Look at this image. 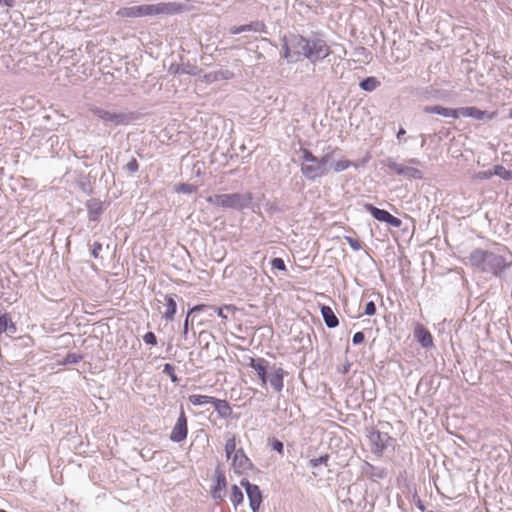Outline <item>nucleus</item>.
<instances>
[{
	"label": "nucleus",
	"instance_id": "1",
	"mask_svg": "<svg viewBox=\"0 0 512 512\" xmlns=\"http://www.w3.org/2000/svg\"><path fill=\"white\" fill-rule=\"evenodd\" d=\"M281 42V57L286 59L288 63L306 59L315 64L331 54L327 42L318 35L307 38L300 34L290 33L284 35Z\"/></svg>",
	"mask_w": 512,
	"mask_h": 512
},
{
	"label": "nucleus",
	"instance_id": "2",
	"mask_svg": "<svg viewBox=\"0 0 512 512\" xmlns=\"http://www.w3.org/2000/svg\"><path fill=\"white\" fill-rule=\"evenodd\" d=\"M469 261L479 271L502 278L512 266V253L506 248L499 249L497 252L475 249L470 253Z\"/></svg>",
	"mask_w": 512,
	"mask_h": 512
},
{
	"label": "nucleus",
	"instance_id": "3",
	"mask_svg": "<svg viewBox=\"0 0 512 512\" xmlns=\"http://www.w3.org/2000/svg\"><path fill=\"white\" fill-rule=\"evenodd\" d=\"M181 11V5L175 2H160L120 8L116 15L123 18H141L146 16L174 15Z\"/></svg>",
	"mask_w": 512,
	"mask_h": 512
},
{
	"label": "nucleus",
	"instance_id": "4",
	"mask_svg": "<svg viewBox=\"0 0 512 512\" xmlns=\"http://www.w3.org/2000/svg\"><path fill=\"white\" fill-rule=\"evenodd\" d=\"M88 110L106 126H127L140 118L134 111H112L97 105H90Z\"/></svg>",
	"mask_w": 512,
	"mask_h": 512
},
{
	"label": "nucleus",
	"instance_id": "5",
	"mask_svg": "<svg viewBox=\"0 0 512 512\" xmlns=\"http://www.w3.org/2000/svg\"><path fill=\"white\" fill-rule=\"evenodd\" d=\"M370 451L373 455L380 458L388 448H394L395 439L386 432H381L374 427L365 429Z\"/></svg>",
	"mask_w": 512,
	"mask_h": 512
},
{
	"label": "nucleus",
	"instance_id": "6",
	"mask_svg": "<svg viewBox=\"0 0 512 512\" xmlns=\"http://www.w3.org/2000/svg\"><path fill=\"white\" fill-rule=\"evenodd\" d=\"M302 153V164H301V173L308 181H315L317 178H320L327 173L323 168V163L321 164L310 150L306 148L301 149Z\"/></svg>",
	"mask_w": 512,
	"mask_h": 512
},
{
	"label": "nucleus",
	"instance_id": "7",
	"mask_svg": "<svg viewBox=\"0 0 512 512\" xmlns=\"http://www.w3.org/2000/svg\"><path fill=\"white\" fill-rule=\"evenodd\" d=\"M410 95L418 102L444 101L448 98L446 90L434 85L411 87Z\"/></svg>",
	"mask_w": 512,
	"mask_h": 512
},
{
	"label": "nucleus",
	"instance_id": "8",
	"mask_svg": "<svg viewBox=\"0 0 512 512\" xmlns=\"http://www.w3.org/2000/svg\"><path fill=\"white\" fill-rule=\"evenodd\" d=\"M226 208H231L237 211L245 209L255 211L252 193L244 192L226 194Z\"/></svg>",
	"mask_w": 512,
	"mask_h": 512
},
{
	"label": "nucleus",
	"instance_id": "9",
	"mask_svg": "<svg viewBox=\"0 0 512 512\" xmlns=\"http://www.w3.org/2000/svg\"><path fill=\"white\" fill-rule=\"evenodd\" d=\"M189 401L194 406L210 404L214 408V412H216L218 417H224V400L208 395L193 394L189 396Z\"/></svg>",
	"mask_w": 512,
	"mask_h": 512
},
{
	"label": "nucleus",
	"instance_id": "10",
	"mask_svg": "<svg viewBox=\"0 0 512 512\" xmlns=\"http://www.w3.org/2000/svg\"><path fill=\"white\" fill-rule=\"evenodd\" d=\"M240 484L245 488L249 506L252 512H257L262 503V493L258 485L250 483L247 479H242Z\"/></svg>",
	"mask_w": 512,
	"mask_h": 512
},
{
	"label": "nucleus",
	"instance_id": "11",
	"mask_svg": "<svg viewBox=\"0 0 512 512\" xmlns=\"http://www.w3.org/2000/svg\"><path fill=\"white\" fill-rule=\"evenodd\" d=\"M247 365L255 371L260 380L261 386L266 387L271 369L268 360L264 358L250 357Z\"/></svg>",
	"mask_w": 512,
	"mask_h": 512
},
{
	"label": "nucleus",
	"instance_id": "12",
	"mask_svg": "<svg viewBox=\"0 0 512 512\" xmlns=\"http://www.w3.org/2000/svg\"><path fill=\"white\" fill-rule=\"evenodd\" d=\"M387 167L390 170H393L396 174L400 176H405L409 179H423L424 174L421 170L415 167L405 166L403 164H399L394 159L389 158L387 160Z\"/></svg>",
	"mask_w": 512,
	"mask_h": 512
},
{
	"label": "nucleus",
	"instance_id": "13",
	"mask_svg": "<svg viewBox=\"0 0 512 512\" xmlns=\"http://www.w3.org/2000/svg\"><path fill=\"white\" fill-rule=\"evenodd\" d=\"M470 117L478 121H490L496 118L497 112L481 110L476 106L459 107V117Z\"/></svg>",
	"mask_w": 512,
	"mask_h": 512
},
{
	"label": "nucleus",
	"instance_id": "14",
	"mask_svg": "<svg viewBox=\"0 0 512 512\" xmlns=\"http://www.w3.org/2000/svg\"><path fill=\"white\" fill-rule=\"evenodd\" d=\"M360 472L374 482L383 480L388 476V470L385 467L375 466L366 460L362 462Z\"/></svg>",
	"mask_w": 512,
	"mask_h": 512
},
{
	"label": "nucleus",
	"instance_id": "15",
	"mask_svg": "<svg viewBox=\"0 0 512 512\" xmlns=\"http://www.w3.org/2000/svg\"><path fill=\"white\" fill-rule=\"evenodd\" d=\"M188 433L187 418L185 412L181 410L180 415L176 421L175 426L170 434V440L176 443L182 442L186 439Z\"/></svg>",
	"mask_w": 512,
	"mask_h": 512
},
{
	"label": "nucleus",
	"instance_id": "16",
	"mask_svg": "<svg viewBox=\"0 0 512 512\" xmlns=\"http://www.w3.org/2000/svg\"><path fill=\"white\" fill-rule=\"evenodd\" d=\"M88 219L93 222H99L101 215L105 211V203L99 199L91 198L85 203Z\"/></svg>",
	"mask_w": 512,
	"mask_h": 512
},
{
	"label": "nucleus",
	"instance_id": "17",
	"mask_svg": "<svg viewBox=\"0 0 512 512\" xmlns=\"http://www.w3.org/2000/svg\"><path fill=\"white\" fill-rule=\"evenodd\" d=\"M425 114H436L446 118H459V108H449L441 105H426L422 108Z\"/></svg>",
	"mask_w": 512,
	"mask_h": 512
},
{
	"label": "nucleus",
	"instance_id": "18",
	"mask_svg": "<svg viewBox=\"0 0 512 512\" xmlns=\"http://www.w3.org/2000/svg\"><path fill=\"white\" fill-rule=\"evenodd\" d=\"M229 32L233 35L240 34L243 32L268 34L267 26L263 21H252L249 24L234 26L229 29Z\"/></svg>",
	"mask_w": 512,
	"mask_h": 512
},
{
	"label": "nucleus",
	"instance_id": "19",
	"mask_svg": "<svg viewBox=\"0 0 512 512\" xmlns=\"http://www.w3.org/2000/svg\"><path fill=\"white\" fill-rule=\"evenodd\" d=\"M414 337L424 349H429L434 346L433 336L430 331L422 324H417L414 329Z\"/></svg>",
	"mask_w": 512,
	"mask_h": 512
},
{
	"label": "nucleus",
	"instance_id": "20",
	"mask_svg": "<svg viewBox=\"0 0 512 512\" xmlns=\"http://www.w3.org/2000/svg\"><path fill=\"white\" fill-rule=\"evenodd\" d=\"M17 332V326L13 322L11 315L0 306V336L6 334L12 336Z\"/></svg>",
	"mask_w": 512,
	"mask_h": 512
},
{
	"label": "nucleus",
	"instance_id": "21",
	"mask_svg": "<svg viewBox=\"0 0 512 512\" xmlns=\"http://www.w3.org/2000/svg\"><path fill=\"white\" fill-rule=\"evenodd\" d=\"M252 463L246 456L243 449H238L233 455L232 467L237 474H241L251 467Z\"/></svg>",
	"mask_w": 512,
	"mask_h": 512
},
{
	"label": "nucleus",
	"instance_id": "22",
	"mask_svg": "<svg viewBox=\"0 0 512 512\" xmlns=\"http://www.w3.org/2000/svg\"><path fill=\"white\" fill-rule=\"evenodd\" d=\"M286 372L275 365L270 369L268 383L275 392H281L284 387V376Z\"/></svg>",
	"mask_w": 512,
	"mask_h": 512
},
{
	"label": "nucleus",
	"instance_id": "23",
	"mask_svg": "<svg viewBox=\"0 0 512 512\" xmlns=\"http://www.w3.org/2000/svg\"><path fill=\"white\" fill-rule=\"evenodd\" d=\"M224 489V472L221 464H218L215 469V484L211 488L213 499L222 501V490Z\"/></svg>",
	"mask_w": 512,
	"mask_h": 512
},
{
	"label": "nucleus",
	"instance_id": "24",
	"mask_svg": "<svg viewBox=\"0 0 512 512\" xmlns=\"http://www.w3.org/2000/svg\"><path fill=\"white\" fill-rule=\"evenodd\" d=\"M320 313L323 318L325 325L330 328H336L339 325L338 317L335 315L334 311L330 306L321 305Z\"/></svg>",
	"mask_w": 512,
	"mask_h": 512
},
{
	"label": "nucleus",
	"instance_id": "25",
	"mask_svg": "<svg viewBox=\"0 0 512 512\" xmlns=\"http://www.w3.org/2000/svg\"><path fill=\"white\" fill-rule=\"evenodd\" d=\"M177 298L178 296L176 294L164 295V299L166 301V311L163 313L162 317L167 321H172L175 317L177 311Z\"/></svg>",
	"mask_w": 512,
	"mask_h": 512
},
{
	"label": "nucleus",
	"instance_id": "26",
	"mask_svg": "<svg viewBox=\"0 0 512 512\" xmlns=\"http://www.w3.org/2000/svg\"><path fill=\"white\" fill-rule=\"evenodd\" d=\"M364 209L377 221L385 223L390 213L387 210L380 209L373 204L366 203Z\"/></svg>",
	"mask_w": 512,
	"mask_h": 512
},
{
	"label": "nucleus",
	"instance_id": "27",
	"mask_svg": "<svg viewBox=\"0 0 512 512\" xmlns=\"http://www.w3.org/2000/svg\"><path fill=\"white\" fill-rule=\"evenodd\" d=\"M381 85V82L374 76H369L360 81L359 87L365 92H373Z\"/></svg>",
	"mask_w": 512,
	"mask_h": 512
},
{
	"label": "nucleus",
	"instance_id": "28",
	"mask_svg": "<svg viewBox=\"0 0 512 512\" xmlns=\"http://www.w3.org/2000/svg\"><path fill=\"white\" fill-rule=\"evenodd\" d=\"M213 310L221 318H224V306L214 307L209 305H197L190 310V313L195 311H209Z\"/></svg>",
	"mask_w": 512,
	"mask_h": 512
},
{
	"label": "nucleus",
	"instance_id": "29",
	"mask_svg": "<svg viewBox=\"0 0 512 512\" xmlns=\"http://www.w3.org/2000/svg\"><path fill=\"white\" fill-rule=\"evenodd\" d=\"M230 500L234 504V506H237L238 504L242 503L244 500L243 492L237 485L232 486Z\"/></svg>",
	"mask_w": 512,
	"mask_h": 512
},
{
	"label": "nucleus",
	"instance_id": "30",
	"mask_svg": "<svg viewBox=\"0 0 512 512\" xmlns=\"http://www.w3.org/2000/svg\"><path fill=\"white\" fill-rule=\"evenodd\" d=\"M329 454L321 455L317 458H312L308 462V467L310 468H317L320 465H327V462L329 461Z\"/></svg>",
	"mask_w": 512,
	"mask_h": 512
},
{
	"label": "nucleus",
	"instance_id": "31",
	"mask_svg": "<svg viewBox=\"0 0 512 512\" xmlns=\"http://www.w3.org/2000/svg\"><path fill=\"white\" fill-rule=\"evenodd\" d=\"M236 451L237 449L235 438H229L226 436V461H228L231 458V456L235 454Z\"/></svg>",
	"mask_w": 512,
	"mask_h": 512
},
{
	"label": "nucleus",
	"instance_id": "32",
	"mask_svg": "<svg viewBox=\"0 0 512 512\" xmlns=\"http://www.w3.org/2000/svg\"><path fill=\"white\" fill-rule=\"evenodd\" d=\"M197 191V186L189 183H181L176 187V192L183 194H192Z\"/></svg>",
	"mask_w": 512,
	"mask_h": 512
},
{
	"label": "nucleus",
	"instance_id": "33",
	"mask_svg": "<svg viewBox=\"0 0 512 512\" xmlns=\"http://www.w3.org/2000/svg\"><path fill=\"white\" fill-rule=\"evenodd\" d=\"M163 373L168 375L170 377V380L173 383L176 384V383L179 382V378L175 374V367L172 364H170V363L164 364V366H163Z\"/></svg>",
	"mask_w": 512,
	"mask_h": 512
},
{
	"label": "nucleus",
	"instance_id": "34",
	"mask_svg": "<svg viewBox=\"0 0 512 512\" xmlns=\"http://www.w3.org/2000/svg\"><path fill=\"white\" fill-rule=\"evenodd\" d=\"M353 163L349 160H339L332 164L333 170L337 173L342 172L352 166Z\"/></svg>",
	"mask_w": 512,
	"mask_h": 512
},
{
	"label": "nucleus",
	"instance_id": "35",
	"mask_svg": "<svg viewBox=\"0 0 512 512\" xmlns=\"http://www.w3.org/2000/svg\"><path fill=\"white\" fill-rule=\"evenodd\" d=\"M83 359V356L79 353L69 352L66 354L63 363L64 364H76Z\"/></svg>",
	"mask_w": 512,
	"mask_h": 512
},
{
	"label": "nucleus",
	"instance_id": "36",
	"mask_svg": "<svg viewBox=\"0 0 512 512\" xmlns=\"http://www.w3.org/2000/svg\"><path fill=\"white\" fill-rule=\"evenodd\" d=\"M493 173L503 180H509V170H507L503 165H495L493 167Z\"/></svg>",
	"mask_w": 512,
	"mask_h": 512
},
{
	"label": "nucleus",
	"instance_id": "37",
	"mask_svg": "<svg viewBox=\"0 0 512 512\" xmlns=\"http://www.w3.org/2000/svg\"><path fill=\"white\" fill-rule=\"evenodd\" d=\"M269 446L272 450L278 452L279 454L283 455L284 453V444L282 441H280L277 438H271L269 439Z\"/></svg>",
	"mask_w": 512,
	"mask_h": 512
},
{
	"label": "nucleus",
	"instance_id": "38",
	"mask_svg": "<svg viewBox=\"0 0 512 512\" xmlns=\"http://www.w3.org/2000/svg\"><path fill=\"white\" fill-rule=\"evenodd\" d=\"M16 6V0H0V13H8Z\"/></svg>",
	"mask_w": 512,
	"mask_h": 512
},
{
	"label": "nucleus",
	"instance_id": "39",
	"mask_svg": "<svg viewBox=\"0 0 512 512\" xmlns=\"http://www.w3.org/2000/svg\"><path fill=\"white\" fill-rule=\"evenodd\" d=\"M333 153H334V150H331V151L326 152L322 157H320V158L318 157V160L320 161V163L321 164L323 163V168L326 173L328 171L327 166L333 159Z\"/></svg>",
	"mask_w": 512,
	"mask_h": 512
},
{
	"label": "nucleus",
	"instance_id": "40",
	"mask_svg": "<svg viewBox=\"0 0 512 512\" xmlns=\"http://www.w3.org/2000/svg\"><path fill=\"white\" fill-rule=\"evenodd\" d=\"M271 267L279 271H286V265L282 258L275 257L271 260Z\"/></svg>",
	"mask_w": 512,
	"mask_h": 512
},
{
	"label": "nucleus",
	"instance_id": "41",
	"mask_svg": "<svg viewBox=\"0 0 512 512\" xmlns=\"http://www.w3.org/2000/svg\"><path fill=\"white\" fill-rule=\"evenodd\" d=\"M344 239L346 240V242L349 244V246L351 247V249H353L354 251H358L362 248L361 246V243L359 240L351 237V236H345Z\"/></svg>",
	"mask_w": 512,
	"mask_h": 512
},
{
	"label": "nucleus",
	"instance_id": "42",
	"mask_svg": "<svg viewBox=\"0 0 512 512\" xmlns=\"http://www.w3.org/2000/svg\"><path fill=\"white\" fill-rule=\"evenodd\" d=\"M143 341L147 345L155 346L157 344V337L153 332L149 331L143 336Z\"/></svg>",
	"mask_w": 512,
	"mask_h": 512
},
{
	"label": "nucleus",
	"instance_id": "43",
	"mask_svg": "<svg viewBox=\"0 0 512 512\" xmlns=\"http://www.w3.org/2000/svg\"><path fill=\"white\" fill-rule=\"evenodd\" d=\"M102 250V244L98 241H95L91 245L90 254L93 258L97 259L99 258V253Z\"/></svg>",
	"mask_w": 512,
	"mask_h": 512
},
{
	"label": "nucleus",
	"instance_id": "44",
	"mask_svg": "<svg viewBox=\"0 0 512 512\" xmlns=\"http://www.w3.org/2000/svg\"><path fill=\"white\" fill-rule=\"evenodd\" d=\"M385 223L394 228H400L402 225V220L390 214L389 217H387Z\"/></svg>",
	"mask_w": 512,
	"mask_h": 512
},
{
	"label": "nucleus",
	"instance_id": "45",
	"mask_svg": "<svg viewBox=\"0 0 512 512\" xmlns=\"http://www.w3.org/2000/svg\"><path fill=\"white\" fill-rule=\"evenodd\" d=\"M385 223L394 228H400L402 225V220L390 214L389 217H387Z\"/></svg>",
	"mask_w": 512,
	"mask_h": 512
},
{
	"label": "nucleus",
	"instance_id": "46",
	"mask_svg": "<svg viewBox=\"0 0 512 512\" xmlns=\"http://www.w3.org/2000/svg\"><path fill=\"white\" fill-rule=\"evenodd\" d=\"M126 170L130 173L134 174L139 170V163L135 158H132L127 164H126Z\"/></svg>",
	"mask_w": 512,
	"mask_h": 512
},
{
	"label": "nucleus",
	"instance_id": "47",
	"mask_svg": "<svg viewBox=\"0 0 512 512\" xmlns=\"http://www.w3.org/2000/svg\"><path fill=\"white\" fill-rule=\"evenodd\" d=\"M376 313V305L373 301H369L365 305L364 314L367 316H372Z\"/></svg>",
	"mask_w": 512,
	"mask_h": 512
},
{
	"label": "nucleus",
	"instance_id": "48",
	"mask_svg": "<svg viewBox=\"0 0 512 512\" xmlns=\"http://www.w3.org/2000/svg\"><path fill=\"white\" fill-rule=\"evenodd\" d=\"M365 340V335L362 331H358L356 333H354L353 337H352V343L354 345H359L361 343H363Z\"/></svg>",
	"mask_w": 512,
	"mask_h": 512
},
{
	"label": "nucleus",
	"instance_id": "49",
	"mask_svg": "<svg viewBox=\"0 0 512 512\" xmlns=\"http://www.w3.org/2000/svg\"><path fill=\"white\" fill-rule=\"evenodd\" d=\"M209 201L215 203L218 206L224 207V195L210 196Z\"/></svg>",
	"mask_w": 512,
	"mask_h": 512
},
{
	"label": "nucleus",
	"instance_id": "50",
	"mask_svg": "<svg viewBox=\"0 0 512 512\" xmlns=\"http://www.w3.org/2000/svg\"><path fill=\"white\" fill-rule=\"evenodd\" d=\"M81 190H82L84 193L88 194V195H90V194H92V193H93V189H92V187H91V186H90V184H89V183H87V182H83V183H81Z\"/></svg>",
	"mask_w": 512,
	"mask_h": 512
},
{
	"label": "nucleus",
	"instance_id": "51",
	"mask_svg": "<svg viewBox=\"0 0 512 512\" xmlns=\"http://www.w3.org/2000/svg\"><path fill=\"white\" fill-rule=\"evenodd\" d=\"M218 75L223 77V73L222 72H218V73H209V74L205 75V78H206V80L208 82H210V81L217 80L218 79Z\"/></svg>",
	"mask_w": 512,
	"mask_h": 512
},
{
	"label": "nucleus",
	"instance_id": "52",
	"mask_svg": "<svg viewBox=\"0 0 512 512\" xmlns=\"http://www.w3.org/2000/svg\"><path fill=\"white\" fill-rule=\"evenodd\" d=\"M493 175H494V173H493V169H492V170H488V171L480 172V173H479V178H481V179H489V178H491Z\"/></svg>",
	"mask_w": 512,
	"mask_h": 512
},
{
	"label": "nucleus",
	"instance_id": "53",
	"mask_svg": "<svg viewBox=\"0 0 512 512\" xmlns=\"http://www.w3.org/2000/svg\"><path fill=\"white\" fill-rule=\"evenodd\" d=\"M406 134V130L403 128V127H400L397 134H396V137L397 139L399 140V142L401 141L402 137Z\"/></svg>",
	"mask_w": 512,
	"mask_h": 512
},
{
	"label": "nucleus",
	"instance_id": "54",
	"mask_svg": "<svg viewBox=\"0 0 512 512\" xmlns=\"http://www.w3.org/2000/svg\"><path fill=\"white\" fill-rule=\"evenodd\" d=\"M190 314H191V313L189 312V313H188V315H187V317H186V319H185V322H184V327H183V334H184V335H186V334H187V332H188V318H189V315H190Z\"/></svg>",
	"mask_w": 512,
	"mask_h": 512
},
{
	"label": "nucleus",
	"instance_id": "55",
	"mask_svg": "<svg viewBox=\"0 0 512 512\" xmlns=\"http://www.w3.org/2000/svg\"><path fill=\"white\" fill-rule=\"evenodd\" d=\"M416 506L421 511H425V509H426L425 505L423 504V502L420 499L417 501Z\"/></svg>",
	"mask_w": 512,
	"mask_h": 512
},
{
	"label": "nucleus",
	"instance_id": "56",
	"mask_svg": "<svg viewBox=\"0 0 512 512\" xmlns=\"http://www.w3.org/2000/svg\"><path fill=\"white\" fill-rule=\"evenodd\" d=\"M408 162L413 165H421V161L418 158H411Z\"/></svg>",
	"mask_w": 512,
	"mask_h": 512
},
{
	"label": "nucleus",
	"instance_id": "57",
	"mask_svg": "<svg viewBox=\"0 0 512 512\" xmlns=\"http://www.w3.org/2000/svg\"><path fill=\"white\" fill-rule=\"evenodd\" d=\"M420 137H421V147H424L426 144V135L421 134Z\"/></svg>",
	"mask_w": 512,
	"mask_h": 512
},
{
	"label": "nucleus",
	"instance_id": "58",
	"mask_svg": "<svg viewBox=\"0 0 512 512\" xmlns=\"http://www.w3.org/2000/svg\"><path fill=\"white\" fill-rule=\"evenodd\" d=\"M225 309H226V311H230V310L234 309V306L226 304Z\"/></svg>",
	"mask_w": 512,
	"mask_h": 512
},
{
	"label": "nucleus",
	"instance_id": "59",
	"mask_svg": "<svg viewBox=\"0 0 512 512\" xmlns=\"http://www.w3.org/2000/svg\"><path fill=\"white\" fill-rule=\"evenodd\" d=\"M218 508L220 512H224V506L221 503H218Z\"/></svg>",
	"mask_w": 512,
	"mask_h": 512
},
{
	"label": "nucleus",
	"instance_id": "60",
	"mask_svg": "<svg viewBox=\"0 0 512 512\" xmlns=\"http://www.w3.org/2000/svg\"><path fill=\"white\" fill-rule=\"evenodd\" d=\"M209 316H213L215 313L213 310L205 311Z\"/></svg>",
	"mask_w": 512,
	"mask_h": 512
},
{
	"label": "nucleus",
	"instance_id": "61",
	"mask_svg": "<svg viewBox=\"0 0 512 512\" xmlns=\"http://www.w3.org/2000/svg\"><path fill=\"white\" fill-rule=\"evenodd\" d=\"M225 408H226V411L227 410H231V408H230V406H229V404L227 402H226Z\"/></svg>",
	"mask_w": 512,
	"mask_h": 512
},
{
	"label": "nucleus",
	"instance_id": "62",
	"mask_svg": "<svg viewBox=\"0 0 512 512\" xmlns=\"http://www.w3.org/2000/svg\"><path fill=\"white\" fill-rule=\"evenodd\" d=\"M509 180H512V170H509Z\"/></svg>",
	"mask_w": 512,
	"mask_h": 512
},
{
	"label": "nucleus",
	"instance_id": "63",
	"mask_svg": "<svg viewBox=\"0 0 512 512\" xmlns=\"http://www.w3.org/2000/svg\"><path fill=\"white\" fill-rule=\"evenodd\" d=\"M234 172H235V170H230L229 174H233Z\"/></svg>",
	"mask_w": 512,
	"mask_h": 512
},
{
	"label": "nucleus",
	"instance_id": "64",
	"mask_svg": "<svg viewBox=\"0 0 512 512\" xmlns=\"http://www.w3.org/2000/svg\"><path fill=\"white\" fill-rule=\"evenodd\" d=\"M0 512H8V511H6V510H4V509H0Z\"/></svg>",
	"mask_w": 512,
	"mask_h": 512
}]
</instances>
